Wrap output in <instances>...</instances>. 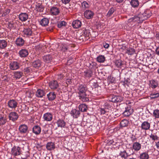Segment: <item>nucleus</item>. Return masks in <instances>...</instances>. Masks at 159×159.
I'll list each match as a JSON object with an SVG mask.
<instances>
[{
    "label": "nucleus",
    "mask_w": 159,
    "mask_h": 159,
    "mask_svg": "<svg viewBox=\"0 0 159 159\" xmlns=\"http://www.w3.org/2000/svg\"><path fill=\"white\" fill-rule=\"evenodd\" d=\"M78 89L80 100L84 102L88 101L89 100V95L86 93L87 89L86 86L84 84L80 85L78 87Z\"/></svg>",
    "instance_id": "obj_1"
},
{
    "label": "nucleus",
    "mask_w": 159,
    "mask_h": 159,
    "mask_svg": "<svg viewBox=\"0 0 159 159\" xmlns=\"http://www.w3.org/2000/svg\"><path fill=\"white\" fill-rule=\"evenodd\" d=\"M18 117V114L15 112H11L8 115V118L9 120L13 122L16 120Z\"/></svg>",
    "instance_id": "obj_2"
},
{
    "label": "nucleus",
    "mask_w": 159,
    "mask_h": 159,
    "mask_svg": "<svg viewBox=\"0 0 159 159\" xmlns=\"http://www.w3.org/2000/svg\"><path fill=\"white\" fill-rule=\"evenodd\" d=\"M140 18H141L143 21L146 20L148 18H149L151 15V13L149 10H147L145 11L143 13L140 14Z\"/></svg>",
    "instance_id": "obj_3"
},
{
    "label": "nucleus",
    "mask_w": 159,
    "mask_h": 159,
    "mask_svg": "<svg viewBox=\"0 0 159 159\" xmlns=\"http://www.w3.org/2000/svg\"><path fill=\"white\" fill-rule=\"evenodd\" d=\"M20 66V63L17 61H14L11 62L10 64L11 69L16 70L19 69Z\"/></svg>",
    "instance_id": "obj_4"
},
{
    "label": "nucleus",
    "mask_w": 159,
    "mask_h": 159,
    "mask_svg": "<svg viewBox=\"0 0 159 159\" xmlns=\"http://www.w3.org/2000/svg\"><path fill=\"white\" fill-rule=\"evenodd\" d=\"M20 147L14 146L11 149V153L15 156L19 155L20 153Z\"/></svg>",
    "instance_id": "obj_5"
},
{
    "label": "nucleus",
    "mask_w": 159,
    "mask_h": 159,
    "mask_svg": "<svg viewBox=\"0 0 159 159\" xmlns=\"http://www.w3.org/2000/svg\"><path fill=\"white\" fill-rule=\"evenodd\" d=\"M18 103L14 99H10L8 102V107L11 109H15L17 106Z\"/></svg>",
    "instance_id": "obj_6"
},
{
    "label": "nucleus",
    "mask_w": 159,
    "mask_h": 159,
    "mask_svg": "<svg viewBox=\"0 0 159 159\" xmlns=\"http://www.w3.org/2000/svg\"><path fill=\"white\" fill-rule=\"evenodd\" d=\"M110 101L112 102L117 103L123 100V98L121 96L113 95L112 96Z\"/></svg>",
    "instance_id": "obj_7"
},
{
    "label": "nucleus",
    "mask_w": 159,
    "mask_h": 159,
    "mask_svg": "<svg viewBox=\"0 0 159 159\" xmlns=\"http://www.w3.org/2000/svg\"><path fill=\"white\" fill-rule=\"evenodd\" d=\"M71 116L74 118H78L80 115V111L76 109H73L71 111L70 113Z\"/></svg>",
    "instance_id": "obj_8"
},
{
    "label": "nucleus",
    "mask_w": 159,
    "mask_h": 159,
    "mask_svg": "<svg viewBox=\"0 0 159 159\" xmlns=\"http://www.w3.org/2000/svg\"><path fill=\"white\" fill-rule=\"evenodd\" d=\"M133 112V109L130 107L125 108V109L123 113L124 116L128 117L131 115Z\"/></svg>",
    "instance_id": "obj_9"
},
{
    "label": "nucleus",
    "mask_w": 159,
    "mask_h": 159,
    "mask_svg": "<svg viewBox=\"0 0 159 159\" xmlns=\"http://www.w3.org/2000/svg\"><path fill=\"white\" fill-rule=\"evenodd\" d=\"M43 118L44 120L48 121H50L52 120L53 116L51 113L47 112L44 114Z\"/></svg>",
    "instance_id": "obj_10"
},
{
    "label": "nucleus",
    "mask_w": 159,
    "mask_h": 159,
    "mask_svg": "<svg viewBox=\"0 0 159 159\" xmlns=\"http://www.w3.org/2000/svg\"><path fill=\"white\" fill-rule=\"evenodd\" d=\"M94 15L93 12L91 10H86L84 13L85 17L87 19H91L93 18Z\"/></svg>",
    "instance_id": "obj_11"
},
{
    "label": "nucleus",
    "mask_w": 159,
    "mask_h": 159,
    "mask_svg": "<svg viewBox=\"0 0 159 159\" xmlns=\"http://www.w3.org/2000/svg\"><path fill=\"white\" fill-rule=\"evenodd\" d=\"M133 154V153L129 154L125 150H124L123 151L120 152L119 155L121 157L124 158V159H127L128 157Z\"/></svg>",
    "instance_id": "obj_12"
},
{
    "label": "nucleus",
    "mask_w": 159,
    "mask_h": 159,
    "mask_svg": "<svg viewBox=\"0 0 159 159\" xmlns=\"http://www.w3.org/2000/svg\"><path fill=\"white\" fill-rule=\"evenodd\" d=\"M24 37H29L32 34V31L30 28H25L23 31Z\"/></svg>",
    "instance_id": "obj_13"
},
{
    "label": "nucleus",
    "mask_w": 159,
    "mask_h": 159,
    "mask_svg": "<svg viewBox=\"0 0 159 159\" xmlns=\"http://www.w3.org/2000/svg\"><path fill=\"white\" fill-rule=\"evenodd\" d=\"M56 123L58 127L61 128H64L66 125V122L64 120L62 119L58 120L56 122Z\"/></svg>",
    "instance_id": "obj_14"
},
{
    "label": "nucleus",
    "mask_w": 159,
    "mask_h": 159,
    "mask_svg": "<svg viewBox=\"0 0 159 159\" xmlns=\"http://www.w3.org/2000/svg\"><path fill=\"white\" fill-rule=\"evenodd\" d=\"M28 50L27 49H21L19 52L20 56L21 57H25L28 55Z\"/></svg>",
    "instance_id": "obj_15"
},
{
    "label": "nucleus",
    "mask_w": 159,
    "mask_h": 159,
    "mask_svg": "<svg viewBox=\"0 0 159 159\" xmlns=\"http://www.w3.org/2000/svg\"><path fill=\"white\" fill-rule=\"evenodd\" d=\"M49 86L52 89H56L58 86L57 82L56 80H52L49 82Z\"/></svg>",
    "instance_id": "obj_16"
},
{
    "label": "nucleus",
    "mask_w": 159,
    "mask_h": 159,
    "mask_svg": "<svg viewBox=\"0 0 159 159\" xmlns=\"http://www.w3.org/2000/svg\"><path fill=\"white\" fill-rule=\"evenodd\" d=\"M28 18V14L26 13H21L19 15V19L22 21H25Z\"/></svg>",
    "instance_id": "obj_17"
},
{
    "label": "nucleus",
    "mask_w": 159,
    "mask_h": 159,
    "mask_svg": "<svg viewBox=\"0 0 159 159\" xmlns=\"http://www.w3.org/2000/svg\"><path fill=\"white\" fill-rule=\"evenodd\" d=\"M50 12L53 15H57L60 13V11L58 8L56 7H53L50 9Z\"/></svg>",
    "instance_id": "obj_18"
},
{
    "label": "nucleus",
    "mask_w": 159,
    "mask_h": 159,
    "mask_svg": "<svg viewBox=\"0 0 159 159\" xmlns=\"http://www.w3.org/2000/svg\"><path fill=\"white\" fill-rule=\"evenodd\" d=\"M150 127V124L147 121L143 122L141 125V128L143 129L147 130L149 129Z\"/></svg>",
    "instance_id": "obj_19"
},
{
    "label": "nucleus",
    "mask_w": 159,
    "mask_h": 159,
    "mask_svg": "<svg viewBox=\"0 0 159 159\" xmlns=\"http://www.w3.org/2000/svg\"><path fill=\"white\" fill-rule=\"evenodd\" d=\"M28 127L25 125H22L19 127V129L21 133H25L28 129Z\"/></svg>",
    "instance_id": "obj_20"
},
{
    "label": "nucleus",
    "mask_w": 159,
    "mask_h": 159,
    "mask_svg": "<svg viewBox=\"0 0 159 159\" xmlns=\"http://www.w3.org/2000/svg\"><path fill=\"white\" fill-rule=\"evenodd\" d=\"M43 60L45 62L49 63L52 60V56L50 54L44 56L43 57Z\"/></svg>",
    "instance_id": "obj_21"
},
{
    "label": "nucleus",
    "mask_w": 159,
    "mask_h": 159,
    "mask_svg": "<svg viewBox=\"0 0 159 159\" xmlns=\"http://www.w3.org/2000/svg\"><path fill=\"white\" fill-rule=\"evenodd\" d=\"M46 147L48 150L51 151L55 148V145L54 143L48 142L47 144Z\"/></svg>",
    "instance_id": "obj_22"
},
{
    "label": "nucleus",
    "mask_w": 159,
    "mask_h": 159,
    "mask_svg": "<svg viewBox=\"0 0 159 159\" xmlns=\"http://www.w3.org/2000/svg\"><path fill=\"white\" fill-rule=\"evenodd\" d=\"M132 147L133 149L135 151H138L141 148V145L138 142H134L133 144Z\"/></svg>",
    "instance_id": "obj_23"
},
{
    "label": "nucleus",
    "mask_w": 159,
    "mask_h": 159,
    "mask_svg": "<svg viewBox=\"0 0 159 159\" xmlns=\"http://www.w3.org/2000/svg\"><path fill=\"white\" fill-rule=\"evenodd\" d=\"M72 25L74 28L76 29L78 28L81 27V22L79 20H75L73 22Z\"/></svg>",
    "instance_id": "obj_24"
},
{
    "label": "nucleus",
    "mask_w": 159,
    "mask_h": 159,
    "mask_svg": "<svg viewBox=\"0 0 159 159\" xmlns=\"http://www.w3.org/2000/svg\"><path fill=\"white\" fill-rule=\"evenodd\" d=\"M24 40L21 38H17L16 41V45L19 46H22L24 44Z\"/></svg>",
    "instance_id": "obj_25"
},
{
    "label": "nucleus",
    "mask_w": 159,
    "mask_h": 159,
    "mask_svg": "<svg viewBox=\"0 0 159 159\" xmlns=\"http://www.w3.org/2000/svg\"><path fill=\"white\" fill-rule=\"evenodd\" d=\"M41 131V129L39 126L38 125H35L33 128V132L36 134H39Z\"/></svg>",
    "instance_id": "obj_26"
},
{
    "label": "nucleus",
    "mask_w": 159,
    "mask_h": 159,
    "mask_svg": "<svg viewBox=\"0 0 159 159\" xmlns=\"http://www.w3.org/2000/svg\"><path fill=\"white\" fill-rule=\"evenodd\" d=\"M41 61L39 60H37L34 61L32 64V66L36 68H39L40 67Z\"/></svg>",
    "instance_id": "obj_27"
},
{
    "label": "nucleus",
    "mask_w": 159,
    "mask_h": 159,
    "mask_svg": "<svg viewBox=\"0 0 159 159\" xmlns=\"http://www.w3.org/2000/svg\"><path fill=\"white\" fill-rule=\"evenodd\" d=\"M45 95L44 91L42 90L38 89L36 93V97L38 98H42Z\"/></svg>",
    "instance_id": "obj_28"
},
{
    "label": "nucleus",
    "mask_w": 159,
    "mask_h": 159,
    "mask_svg": "<svg viewBox=\"0 0 159 159\" xmlns=\"http://www.w3.org/2000/svg\"><path fill=\"white\" fill-rule=\"evenodd\" d=\"M23 75V73L21 71H16L14 73V76L16 79L21 78Z\"/></svg>",
    "instance_id": "obj_29"
},
{
    "label": "nucleus",
    "mask_w": 159,
    "mask_h": 159,
    "mask_svg": "<svg viewBox=\"0 0 159 159\" xmlns=\"http://www.w3.org/2000/svg\"><path fill=\"white\" fill-rule=\"evenodd\" d=\"M7 121V118L6 116H1L0 117V126L4 125Z\"/></svg>",
    "instance_id": "obj_30"
},
{
    "label": "nucleus",
    "mask_w": 159,
    "mask_h": 159,
    "mask_svg": "<svg viewBox=\"0 0 159 159\" xmlns=\"http://www.w3.org/2000/svg\"><path fill=\"white\" fill-rule=\"evenodd\" d=\"M48 99L49 101L53 100L56 97V94L54 92H50L47 95Z\"/></svg>",
    "instance_id": "obj_31"
},
{
    "label": "nucleus",
    "mask_w": 159,
    "mask_h": 159,
    "mask_svg": "<svg viewBox=\"0 0 159 159\" xmlns=\"http://www.w3.org/2000/svg\"><path fill=\"white\" fill-rule=\"evenodd\" d=\"M49 23V20L47 18H43L40 22V24L42 26H45L47 25Z\"/></svg>",
    "instance_id": "obj_32"
},
{
    "label": "nucleus",
    "mask_w": 159,
    "mask_h": 159,
    "mask_svg": "<svg viewBox=\"0 0 159 159\" xmlns=\"http://www.w3.org/2000/svg\"><path fill=\"white\" fill-rule=\"evenodd\" d=\"M79 108L80 111L84 112H86L87 111L88 107L85 104H82L79 106Z\"/></svg>",
    "instance_id": "obj_33"
},
{
    "label": "nucleus",
    "mask_w": 159,
    "mask_h": 159,
    "mask_svg": "<svg viewBox=\"0 0 159 159\" xmlns=\"http://www.w3.org/2000/svg\"><path fill=\"white\" fill-rule=\"evenodd\" d=\"M129 121L126 119L122 120L120 123V126L121 127H125L127 126L129 124Z\"/></svg>",
    "instance_id": "obj_34"
},
{
    "label": "nucleus",
    "mask_w": 159,
    "mask_h": 159,
    "mask_svg": "<svg viewBox=\"0 0 159 159\" xmlns=\"http://www.w3.org/2000/svg\"><path fill=\"white\" fill-rule=\"evenodd\" d=\"M139 157L140 159H149V156L148 152H144L140 154Z\"/></svg>",
    "instance_id": "obj_35"
},
{
    "label": "nucleus",
    "mask_w": 159,
    "mask_h": 159,
    "mask_svg": "<svg viewBox=\"0 0 159 159\" xmlns=\"http://www.w3.org/2000/svg\"><path fill=\"white\" fill-rule=\"evenodd\" d=\"M150 87L152 89H155L158 86V82L154 80H152L150 81Z\"/></svg>",
    "instance_id": "obj_36"
},
{
    "label": "nucleus",
    "mask_w": 159,
    "mask_h": 159,
    "mask_svg": "<svg viewBox=\"0 0 159 159\" xmlns=\"http://www.w3.org/2000/svg\"><path fill=\"white\" fill-rule=\"evenodd\" d=\"M7 42L4 40H0V48L3 49L5 48L7 46Z\"/></svg>",
    "instance_id": "obj_37"
},
{
    "label": "nucleus",
    "mask_w": 159,
    "mask_h": 159,
    "mask_svg": "<svg viewBox=\"0 0 159 159\" xmlns=\"http://www.w3.org/2000/svg\"><path fill=\"white\" fill-rule=\"evenodd\" d=\"M130 3L131 5L134 7H138L139 4L138 0H131Z\"/></svg>",
    "instance_id": "obj_38"
},
{
    "label": "nucleus",
    "mask_w": 159,
    "mask_h": 159,
    "mask_svg": "<svg viewBox=\"0 0 159 159\" xmlns=\"http://www.w3.org/2000/svg\"><path fill=\"white\" fill-rule=\"evenodd\" d=\"M105 60V57L103 55H99L97 58V61L100 63H103Z\"/></svg>",
    "instance_id": "obj_39"
},
{
    "label": "nucleus",
    "mask_w": 159,
    "mask_h": 159,
    "mask_svg": "<svg viewBox=\"0 0 159 159\" xmlns=\"http://www.w3.org/2000/svg\"><path fill=\"white\" fill-rule=\"evenodd\" d=\"M134 21H138V23H142L143 20L141 18H140V15H139L138 16H134L133 17Z\"/></svg>",
    "instance_id": "obj_40"
},
{
    "label": "nucleus",
    "mask_w": 159,
    "mask_h": 159,
    "mask_svg": "<svg viewBox=\"0 0 159 159\" xmlns=\"http://www.w3.org/2000/svg\"><path fill=\"white\" fill-rule=\"evenodd\" d=\"M135 52V49L132 48H128L126 51V53L129 55H132Z\"/></svg>",
    "instance_id": "obj_41"
},
{
    "label": "nucleus",
    "mask_w": 159,
    "mask_h": 159,
    "mask_svg": "<svg viewBox=\"0 0 159 159\" xmlns=\"http://www.w3.org/2000/svg\"><path fill=\"white\" fill-rule=\"evenodd\" d=\"M36 9L38 11L40 12H43L44 10V7L42 5L38 4L36 6Z\"/></svg>",
    "instance_id": "obj_42"
},
{
    "label": "nucleus",
    "mask_w": 159,
    "mask_h": 159,
    "mask_svg": "<svg viewBox=\"0 0 159 159\" xmlns=\"http://www.w3.org/2000/svg\"><path fill=\"white\" fill-rule=\"evenodd\" d=\"M85 75L86 77L89 78L92 76L93 75V72L91 70H88L87 71H85Z\"/></svg>",
    "instance_id": "obj_43"
},
{
    "label": "nucleus",
    "mask_w": 159,
    "mask_h": 159,
    "mask_svg": "<svg viewBox=\"0 0 159 159\" xmlns=\"http://www.w3.org/2000/svg\"><path fill=\"white\" fill-rule=\"evenodd\" d=\"M153 115L156 118H159V110H155L153 111Z\"/></svg>",
    "instance_id": "obj_44"
},
{
    "label": "nucleus",
    "mask_w": 159,
    "mask_h": 159,
    "mask_svg": "<svg viewBox=\"0 0 159 159\" xmlns=\"http://www.w3.org/2000/svg\"><path fill=\"white\" fill-rule=\"evenodd\" d=\"M82 8L84 10L89 7V6L88 3L86 1H84L81 3Z\"/></svg>",
    "instance_id": "obj_45"
},
{
    "label": "nucleus",
    "mask_w": 159,
    "mask_h": 159,
    "mask_svg": "<svg viewBox=\"0 0 159 159\" xmlns=\"http://www.w3.org/2000/svg\"><path fill=\"white\" fill-rule=\"evenodd\" d=\"M97 64L95 62H92L91 63H90V66L89 67L91 69H95L97 68Z\"/></svg>",
    "instance_id": "obj_46"
},
{
    "label": "nucleus",
    "mask_w": 159,
    "mask_h": 159,
    "mask_svg": "<svg viewBox=\"0 0 159 159\" xmlns=\"http://www.w3.org/2000/svg\"><path fill=\"white\" fill-rule=\"evenodd\" d=\"M66 23L64 21H61L59 22L57 24V26L59 28H61L62 26H65Z\"/></svg>",
    "instance_id": "obj_47"
},
{
    "label": "nucleus",
    "mask_w": 159,
    "mask_h": 159,
    "mask_svg": "<svg viewBox=\"0 0 159 159\" xmlns=\"http://www.w3.org/2000/svg\"><path fill=\"white\" fill-rule=\"evenodd\" d=\"M115 65L118 67L121 68V66L123 64L121 61L116 60L115 61Z\"/></svg>",
    "instance_id": "obj_48"
},
{
    "label": "nucleus",
    "mask_w": 159,
    "mask_h": 159,
    "mask_svg": "<svg viewBox=\"0 0 159 159\" xmlns=\"http://www.w3.org/2000/svg\"><path fill=\"white\" fill-rule=\"evenodd\" d=\"M150 97L151 98V99H153L156 98H157L159 97V93H158L155 94L151 93L150 94Z\"/></svg>",
    "instance_id": "obj_49"
},
{
    "label": "nucleus",
    "mask_w": 159,
    "mask_h": 159,
    "mask_svg": "<svg viewBox=\"0 0 159 159\" xmlns=\"http://www.w3.org/2000/svg\"><path fill=\"white\" fill-rule=\"evenodd\" d=\"M114 11V9L113 8H111L110 9L108 13L107 14V17H110L111 15L113 13Z\"/></svg>",
    "instance_id": "obj_50"
},
{
    "label": "nucleus",
    "mask_w": 159,
    "mask_h": 159,
    "mask_svg": "<svg viewBox=\"0 0 159 159\" xmlns=\"http://www.w3.org/2000/svg\"><path fill=\"white\" fill-rule=\"evenodd\" d=\"M150 137L151 139H152L153 140H157L158 139V136L156 135H154V134H151V135H150Z\"/></svg>",
    "instance_id": "obj_51"
},
{
    "label": "nucleus",
    "mask_w": 159,
    "mask_h": 159,
    "mask_svg": "<svg viewBox=\"0 0 159 159\" xmlns=\"http://www.w3.org/2000/svg\"><path fill=\"white\" fill-rule=\"evenodd\" d=\"M10 12V10L9 9H7L5 10V11L3 13L2 15V17H4L8 14Z\"/></svg>",
    "instance_id": "obj_52"
},
{
    "label": "nucleus",
    "mask_w": 159,
    "mask_h": 159,
    "mask_svg": "<svg viewBox=\"0 0 159 159\" xmlns=\"http://www.w3.org/2000/svg\"><path fill=\"white\" fill-rule=\"evenodd\" d=\"M57 77L58 79H62L64 77V75L63 74H60L57 75Z\"/></svg>",
    "instance_id": "obj_53"
},
{
    "label": "nucleus",
    "mask_w": 159,
    "mask_h": 159,
    "mask_svg": "<svg viewBox=\"0 0 159 159\" xmlns=\"http://www.w3.org/2000/svg\"><path fill=\"white\" fill-rule=\"evenodd\" d=\"M100 111L101 114H102L103 115L106 114V113H107V111L103 108H101Z\"/></svg>",
    "instance_id": "obj_54"
},
{
    "label": "nucleus",
    "mask_w": 159,
    "mask_h": 159,
    "mask_svg": "<svg viewBox=\"0 0 159 159\" xmlns=\"http://www.w3.org/2000/svg\"><path fill=\"white\" fill-rule=\"evenodd\" d=\"M8 27L10 29L14 27V25L13 23H9Z\"/></svg>",
    "instance_id": "obj_55"
},
{
    "label": "nucleus",
    "mask_w": 159,
    "mask_h": 159,
    "mask_svg": "<svg viewBox=\"0 0 159 159\" xmlns=\"http://www.w3.org/2000/svg\"><path fill=\"white\" fill-rule=\"evenodd\" d=\"M62 2L65 4L68 3L70 0H61Z\"/></svg>",
    "instance_id": "obj_56"
},
{
    "label": "nucleus",
    "mask_w": 159,
    "mask_h": 159,
    "mask_svg": "<svg viewBox=\"0 0 159 159\" xmlns=\"http://www.w3.org/2000/svg\"><path fill=\"white\" fill-rule=\"evenodd\" d=\"M103 46L104 48H108L109 47V44L106 43H105L103 44Z\"/></svg>",
    "instance_id": "obj_57"
},
{
    "label": "nucleus",
    "mask_w": 159,
    "mask_h": 159,
    "mask_svg": "<svg viewBox=\"0 0 159 159\" xmlns=\"http://www.w3.org/2000/svg\"><path fill=\"white\" fill-rule=\"evenodd\" d=\"M156 54L159 56V46L158 47H157V48L156 49Z\"/></svg>",
    "instance_id": "obj_58"
},
{
    "label": "nucleus",
    "mask_w": 159,
    "mask_h": 159,
    "mask_svg": "<svg viewBox=\"0 0 159 159\" xmlns=\"http://www.w3.org/2000/svg\"><path fill=\"white\" fill-rule=\"evenodd\" d=\"M136 139H137L135 137V136L132 137H131V139L133 142L135 141L136 140Z\"/></svg>",
    "instance_id": "obj_59"
},
{
    "label": "nucleus",
    "mask_w": 159,
    "mask_h": 159,
    "mask_svg": "<svg viewBox=\"0 0 159 159\" xmlns=\"http://www.w3.org/2000/svg\"><path fill=\"white\" fill-rule=\"evenodd\" d=\"M68 49V48L67 47H63L62 48V50L64 52H65Z\"/></svg>",
    "instance_id": "obj_60"
},
{
    "label": "nucleus",
    "mask_w": 159,
    "mask_h": 159,
    "mask_svg": "<svg viewBox=\"0 0 159 159\" xmlns=\"http://www.w3.org/2000/svg\"><path fill=\"white\" fill-rule=\"evenodd\" d=\"M52 30L53 28L52 27H49L47 29V31H52Z\"/></svg>",
    "instance_id": "obj_61"
},
{
    "label": "nucleus",
    "mask_w": 159,
    "mask_h": 159,
    "mask_svg": "<svg viewBox=\"0 0 159 159\" xmlns=\"http://www.w3.org/2000/svg\"><path fill=\"white\" fill-rule=\"evenodd\" d=\"M43 132L44 134H46L48 133V130L45 129H43Z\"/></svg>",
    "instance_id": "obj_62"
},
{
    "label": "nucleus",
    "mask_w": 159,
    "mask_h": 159,
    "mask_svg": "<svg viewBox=\"0 0 159 159\" xmlns=\"http://www.w3.org/2000/svg\"><path fill=\"white\" fill-rule=\"evenodd\" d=\"M73 62V60L72 59H70L68 60V62L70 63H72Z\"/></svg>",
    "instance_id": "obj_63"
},
{
    "label": "nucleus",
    "mask_w": 159,
    "mask_h": 159,
    "mask_svg": "<svg viewBox=\"0 0 159 159\" xmlns=\"http://www.w3.org/2000/svg\"><path fill=\"white\" fill-rule=\"evenodd\" d=\"M156 146L157 147V148L159 149V141L156 143Z\"/></svg>",
    "instance_id": "obj_64"
}]
</instances>
